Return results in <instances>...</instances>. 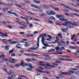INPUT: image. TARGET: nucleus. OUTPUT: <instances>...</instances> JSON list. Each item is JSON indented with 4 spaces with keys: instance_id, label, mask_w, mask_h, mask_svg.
<instances>
[{
    "instance_id": "1",
    "label": "nucleus",
    "mask_w": 79,
    "mask_h": 79,
    "mask_svg": "<svg viewBox=\"0 0 79 79\" xmlns=\"http://www.w3.org/2000/svg\"><path fill=\"white\" fill-rule=\"evenodd\" d=\"M46 13L48 15H56L55 12L52 11H50V12L46 11Z\"/></svg>"
},
{
    "instance_id": "2",
    "label": "nucleus",
    "mask_w": 79,
    "mask_h": 79,
    "mask_svg": "<svg viewBox=\"0 0 79 79\" xmlns=\"http://www.w3.org/2000/svg\"><path fill=\"white\" fill-rule=\"evenodd\" d=\"M49 6L50 7H51L54 10H56V11H59V8L58 7H55L54 6H53L52 5H50Z\"/></svg>"
},
{
    "instance_id": "3",
    "label": "nucleus",
    "mask_w": 79,
    "mask_h": 79,
    "mask_svg": "<svg viewBox=\"0 0 79 79\" xmlns=\"http://www.w3.org/2000/svg\"><path fill=\"white\" fill-rule=\"evenodd\" d=\"M45 62L41 61L40 62V66H45Z\"/></svg>"
},
{
    "instance_id": "4",
    "label": "nucleus",
    "mask_w": 79,
    "mask_h": 79,
    "mask_svg": "<svg viewBox=\"0 0 79 79\" xmlns=\"http://www.w3.org/2000/svg\"><path fill=\"white\" fill-rule=\"evenodd\" d=\"M59 20H60V21H68V20L62 18H60L59 19Z\"/></svg>"
},
{
    "instance_id": "5",
    "label": "nucleus",
    "mask_w": 79,
    "mask_h": 79,
    "mask_svg": "<svg viewBox=\"0 0 79 79\" xmlns=\"http://www.w3.org/2000/svg\"><path fill=\"white\" fill-rule=\"evenodd\" d=\"M61 31H62L64 32H66V31H68V28L66 27L65 29L61 28Z\"/></svg>"
},
{
    "instance_id": "6",
    "label": "nucleus",
    "mask_w": 79,
    "mask_h": 79,
    "mask_svg": "<svg viewBox=\"0 0 79 79\" xmlns=\"http://www.w3.org/2000/svg\"><path fill=\"white\" fill-rule=\"evenodd\" d=\"M32 64H27L26 65L29 66V68H34V67L31 66Z\"/></svg>"
},
{
    "instance_id": "7",
    "label": "nucleus",
    "mask_w": 79,
    "mask_h": 79,
    "mask_svg": "<svg viewBox=\"0 0 79 79\" xmlns=\"http://www.w3.org/2000/svg\"><path fill=\"white\" fill-rule=\"evenodd\" d=\"M39 48L38 47L35 48H30L29 49H28V50H37V49Z\"/></svg>"
},
{
    "instance_id": "8",
    "label": "nucleus",
    "mask_w": 79,
    "mask_h": 79,
    "mask_svg": "<svg viewBox=\"0 0 79 79\" xmlns=\"http://www.w3.org/2000/svg\"><path fill=\"white\" fill-rule=\"evenodd\" d=\"M59 73L62 75H67V72H60Z\"/></svg>"
},
{
    "instance_id": "9",
    "label": "nucleus",
    "mask_w": 79,
    "mask_h": 79,
    "mask_svg": "<svg viewBox=\"0 0 79 79\" xmlns=\"http://www.w3.org/2000/svg\"><path fill=\"white\" fill-rule=\"evenodd\" d=\"M58 36L60 37V39H63V35L61 33L58 34Z\"/></svg>"
},
{
    "instance_id": "10",
    "label": "nucleus",
    "mask_w": 79,
    "mask_h": 79,
    "mask_svg": "<svg viewBox=\"0 0 79 79\" xmlns=\"http://www.w3.org/2000/svg\"><path fill=\"white\" fill-rule=\"evenodd\" d=\"M64 23H62V25H63V26H68V22H64Z\"/></svg>"
},
{
    "instance_id": "11",
    "label": "nucleus",
    "mask_w": 79,
    "mask_h": 79,
    "mask_svg": "<svg viewBox=\"0 0 79 79\" xmlns=\"http://www.w3.org/2000/svg\"><path fill=\"white\" fill-rule=\"evenodd\" d=\"M41 7H42V8H48V7L47 6H46L45 5H41L40 6Z\"/></svg>"
},
{
    "instance_id": "12",
    "label": "nucleus",
    "mask_w": 79,
    "mask_h": 79,
    "mask_svg": "<svg viewBox=\"0 0 79 79\" xmlns=\"http://www.w3.org/2000/svg\"><path fill=\"white\" fill-rule=\"evenodd\" d=\"M70 48H72V49H75V48H77V47L76 46H70L69 47Z\"/></svg>"
},
{
    "instance_id": "13",
    "label": "nucleus",
    "mask_w": 79,
    "mask_h": 79,
    "mask_svg": "<svg viewBox=\"0 0 79 79\" xmlns=\"http://www.w3.org/2000/svg\"><path fill=\"white\" fill-rule=\"evenodd\" d=\"M43 44L45 47H51V45H48V43L46 44V43H43Z\"/></svg>"
},
{
    "instance_id": "14",
    "label": "nucleus",
    "mask_w": 79,
    "mask_h": 79,
    "mask_svg": "<svg viewBox=\"0 0 79 79\" xmlns=\"http://www.w3.org/2000/svg\"><path fill=\"white\" fill-rule=\"evenodd\" d=\"M13 51H14V49L13 48L11 50H10L9 51V54H11L13 53Z\"/></svg>"
},
{
    "instance_id": "15",
    "label": "nucleus",
    "mask_w": 79,
    "mask_h": 79,
    "mask_svg": "<svg viewBox=\"0 0 79 79\" xmlns=\"http://www.w3.org/2000/svg\"><path fill=\"white\" fill-rule=\"evenodd\" d=\"M8 8H3V12H5L6 11H7V10H8Z\"/></svg>"
},
{
    "instance_id": "16",
    "label": "nucleus",
    "mask_w": 79,
    "mask_h": 79,
    "mask_svg": "<svg viewBox=\"0 0 79 79\" xmlns=\"http://www.w3.org/2000/svg\"><path fill=\"white\" fill-rule=\"evenodd\" d=\"M0 34H3L5 36H7L6 33H3V32L2 31H0Z\"/></svg>"
},
{
    "instance_id": "17",
    "label": "nucleus",
    "mask_w": 79,
    "mask_h": 79,
    "mask_svg": "<svg viewBox=\"0 0 79 79\" xmlns=\"http://www.w3.org/2000/svg\"><path fill=\"white\" fill-rule=\"evenodd\" d=\"M44 56L45 57H47V58H50L51 57L49 56H48V54H44Z\"/></svg>"
},
{
    "instance_id": "18",
    "label": "nucleus",
    "mask_w": 79,
    "mask_h": 79,
    "mask_svg": "<svg viewBox=\"0 0 79 79\" xmlns=\"http://www.w3.org/2000/svg\"><path fill=\"white\" fill-rule=\"evenodd\" d=\"M16 43H20V42H19V41H14L11 43V44H16Z\"/></svg>"
},
{
    "instance_id": "19",
    "label": "nucleus",
    "mask_w": 79,
    "mask_h": 79,
    "mask_svg": "<svg viewBox=\"0 0 79 79\" xmlns=\"http://www.w3.org/2000/svg\"><path fill=\"white\" fill-rule=\"evenodd\" d=\"M71 15H74V16H77L78 17H79V15L77 14H74V13H71Z\"/></svg>"
},
{
    "instance_id": "20",
    "label": "nucleus",
    "mask_w": 79,
    "mask_h": 79,
    "mask_svg": "<svg viewBox=\"0 0 79 79\" xmlns=\"http://www.w3.org/2000/svg\"><path fill=\"white\" fill-rule=\"evenodd\" d=\"M34 2H35V3H38L39 4L40 3V2L39 1H37L35 0L33 1Z\"/></svg>"
},
{
    "instance_id": "21",
    "label": "nucleus",
    "mask_w": 79,
    "mask_h": 79,
    "mask_svg": "<svg viewBox=\"0 0 79 79\" xmlns=\"http://www.w3.org/2000/svg\"><path fill=\"white\" fill-rule=\"evenodd\" d=\"M50 19H52L53 20H56V19L53 16H51L50 17Z\"/></svg>"
},
{
    "instance_id": "22",
    "label": "nucleus",
    "mask_w": 79,
    "mask_h": 79,
    "mask_svg": "<svg viewBox=\"0 0 79 79\" xmlns=\"http://www.w3.org/2000/svg\"><path fill=\"white\" fill-rule=\"evenodd\" d=\"M9 61H17V60L16 59H11V58H10L9 59Z\"/></svg>"
},
{
    "instance_id": "23",
    "label": "nucleus",
    "mask_w": 79,
    "mask_h": 79,
    "mask_svg": "<svg viewBox=\"0 0 79 79\" xmlns=\"http://www.w3.org/2000/svg\"><path fill=\"white\" fill-rule=\"evenodd\" d=\"M26 61H27V62H32V60L31 59H27L26 60Z\"/></svg>"
},
{
    "instance_id": "24",
    "label": "nucleus",
    "mask_w": 79,
    "mask_h": 79,
    "mask_svg": "<svg viewBox=\"0 0 79 79\" xmlns=\"http://www.w3.org/2000/svg\"><path fill=\"white\" fill-rule=\"evenodd\" d=\"M64 14L66 16H68V17H70L71 16V14H68L67 13H64Z\"/></svg>"
},
{
    "instance_id": "25",
    "label": "nucleus",
    "mask_w": 79,
    "mask_h": 79,
    "mask_svg": "<svg viewBox=\"0 0 79 79\" xmlns=\"http://www.w3.org/2000/svg\"><path fill=\"white\" fill-rule=\"evenodd\" d=\"M34 68H32L31 67H30L29 68H27V71H32V69Z\"/></svg>"
},
{
    "instance_id": "26",
    "label": "nucleus",
    "mask_w": 79,
    "mask_h": 79,
    "mask_svg": "<svg viewBox=\"0 0 79 79\" xmlns=\"http://www.w3.org/2000/svg\"><path fill=\"white\" fill-rule=\"evenodd\" d=\"M44 66H49L50 67V64H49L48 63H46V64H45Z\"/></svg>"
},
{
    "instance_id": "27",
    "label": "nucleus",
    "mask_w": 79,
    "mask_h": 79,
    "mask_svg": "<svg viewBox=\"0 0 79 79\" xmlns=\"http://www.w3.org/2000/svg\"><path fill=\"white\" fill-rule=\"evenodd\" d=\"M44 73H45V74H50V72H49L47 71H45Z\"/></svg>"
},
{
    "instance_id": "28",
    "label": "nucleus",
    "mask_w": 79,
    "mask_h": 79,
    "mask_svg": "<svg viewBox=\"0 0 79 79\" xmlns=\"http://www.w3.org/2000/svg\"><path fill=\"white\" fill-rule=\"evenodd\" d=\"M9 46H6V47H5V50H9Z\"/></svg>"
},
{
    "instance_id": "29",
    "label": "nucleus",
    "mask_w": 79,
    "mask_h": 79,
    "mask_svg": "<svg viewBox=\"0 0 79 79\" xmlns=\"http://www.w3.org/2000/svg\"><path fill=\"white\" fill-rule=\"evenodd\" d=\"M56 50L57 52H58L60 50V47H57L56 48Z\"/></svg>"
},
{
    "instance_id": "30",
    "label": "nucleus",
    "mask_w": 79,
    "mask_h": 79,
    "mask_svg": "<svg viewBox=\"0 0 79 79\" xmlns=\"http://www.w3.org/2000/svg\"><path fill=\"white\" fill-rule=\"evenodd\" d=\"M75 36H76V35H73L71 37H72V38H71V40H73V39H74V37H75Z\"/></svg>"
},
{
    "instance_id": "31",
    "label": "nucleus",
    "mask_w": 79,
    "mask_h": 79,
    "mask_svg": "<svg viewBox=\"0 0 79 79\" xmlns=\"http://www.w3.org/2000/svg\"><path fill=\"white\" fill-rule=\"evenodd\" d=\"M4 6H10L11 5V4H6V3H5L4 5Z\"/></svg>"
},
{
    "instance_id": "32",
    "label": "nucleus",
    "mask_w": 79,
    "mask_h": 79,
    "mask_svg": "<svg viewBox=\"0 0 79 79\" xmlns=\"http://www.w3.org/2000/svg\"><path fill=\"white\" fill-rule=\"evenodd\" d=\"M35 8H37L38 10H40L41 9V7H39V6H36Z\"/></svg>"
},
{
    "instance_id": "33",
    "label": "nucleus",
    "mask_w": 79,
    "mask_h": 79,
    "mask_svg": "<svg viewBox=\"0 0 79 79\" xmlns=\"http://www.w3.org/2000/svg\"><path fill=\"white\" fill-rule=\"evenodd\" d=\"M15 77V75L14 74H12L11 76V78L12 79H14Z\"/></svg>"
},
{
    "instance_id": "34",
    "label": "nucleus",
    "mask_w": 79,
    "mask_h": 79,
    "mask_svg": "<svg viewBox=\"0 0 79 79\" xmlns=\"http://www.w3.org/2000/svg\"><path fill=\"white\" fill-rule=\"evenodd\" d=\"M67 23H68V24H72V25L73 24V22L71 21H67Z\"/></svg>"
},
{
    "instance_id": "35",
    "label": "nucleus",
    "mask_w": 79,
    "mask_h": 79,
    "mask_svg": "<svg viewBox=\"0 0 79 79\" xmlns=\"http://www.w3.org/2000/svg\"><path fill=\"white\" fill-rule=\"evenodd\" d=\"M73 26H76L77 25V23L75 22H72V25Z\"/></svg>"
},
{
    "instance_id": "36",
    "label": "nucleus",
    "mask_w": 79,
    "mask_h": 79,
    "mask_svg": "<svg viewBox=\"0 0 79 79\" xmlns=\"http://www.w3.org/2000/svg\"><path fill=\"white\" fill-rule=\"evenodd\" d=\"M28 13H30V14L31 15H35V14L32 12H31L30 11L28 12Z\"/></svg>"
},
{
    "instance_id": "37",
    "label": "nucleus",
    "mask_w": 79,
    "mask_h": 79,
    "mask_svg": "<svg viewBox=\"0 0 79 79\" xmlns=\"http://www.w3.org/2000/svg\"><path fill=\"white\" fill-rule=\"evenodd\" d=\"M27 37H33V35H27Z\"/></svg>"
},
{
    "instance_id": "38",
    "label": "nucleus",
    "mask_w": 79,
    "mask_h": 79,
    "mask_svg": "<svg viewBox=\"0 0 79 79\" xmlns=\"http://www.w3.org/2000/svg\"><path fill=\"white\" fill-rule=\"evenodd\" d=\"M39 73H45V71L40 70Z\"/></svg>"
},
{
    "instance_id": "39",
    "label": "nucleus",
    "mask_w": 79,
    "mask_h": 79,
    "mask_svg": "<svg viewBox=\"0 0 79 79\" xmlns=\"http://www.w3.org/2000/svg\"><path fill=\"white\" fill-rule=\"evenodd\" d=\"M56 18H60V15H56Z\"/></svg>"
},
{
    "instance_id": "40",
    "label": "nucleus",
    "mask_w": 79,
    "mask_h": 79,
    "mask_svg": "<svg viewBox=\"0 0 79 79\" xmlns=\"http://www.w3.org/2000/svg\"><path fill=\"white\" fill-rule=\"evenodd\" d=\"M29 45H29L28 44H24V46L25 47H29Z\"/></svg>"
},
{
    "instance_id": "41",
    "label": "nucleus",
    "mask_w": 79,
    "mask_h": 79,
    "mask_svg": "<svg viewBox=\"0 0 79 79\" xmlns=\"http://www.w3.org/2000/svg\"><path fill=\"white\" fill-rule=\"evenodd\" d=\"M2 41H4L5 42H8L7 39H4L2 40Z\"/></svg>"
},
{
    "instance_id": "42",
    "label": "nucleus",
    "mask_w": 79,
    "mask_h": 79,
    "mask_svg": "<svg viewBox=\"0 0 79 79\" xmlns=\"http://www.w3.org/2000/svg\"><path fill=\"white\" fill-rule=\"evenodd\" d=\"M38 68H39V69H43V70H44V69H43L42 67L39 66L38 67Z\"/></svg>"
},
{
    "instance_id": "43",
    "label": "nucleus",
    "mask_w": 79,
    "mask_h": 79,
    "mask_svg": "<svg viewBox=\"0 0 79 79\" xmlns=\"http://www.w3.org/2000/svg\"><path fill=\"white\" fill-rule=\"evenodd\" d=\"M60 41L61 43H62L63 44H65L64 41L62 40H61Z\"/></svg>"
},
{
    "instance_id": "44",
    "label": "nucleus",
    "mask_w": 79,
    "mask_h": 79,
    "mask_svg": "<svg viewBox=\"0 0 79 79\" xmlns=\"http://www.w3.org/2000/svg\"><path fill=\"white\" fill-rule=\"evenodd\" d=\"M27 18V19H30V18H31V17L29 16H27L26 15L25 16Z\"/></svg>"
},
{
    "instance_id": "45",
    "label": "nucleus",
    "mask_w": 79,
    "mask_h": 79,
    "mask_svg": "<svg viewBox=\"0 0 79 79\" xmlns=\"http://www.w3.org/2000/svg\"><path fill=\"white\" fill-rule=\"evenodd\" d=\"M72 11H77V9H75L74 8H73Z\"/></svg>"
},
{
    "instance_id": "46",
    "label": "nucleus",
    "mask_w": 79,
    "mask_h": 79,
    "mask_svg": "<svg viewBox=\"0 0 79 79\" xmlns=\"http://www.w3.org/2000/svg\"><path fill=\"white\" fill-rule=\"evenodd\" d=\"M57 44H58V45H59V46L60 47H61V43L60 42H58Z\"/></svg>"
},
{
    "instance_id": "47",
    "label": "nucleus",
    "mask_w": 79,
    "mask_h": 79,
    "mask_svg": "<svg viewBox=\"0 0 79 79\" xmlns=\"http://www.w3.org/2000/svg\"><path fill=\"white\" fill-rule=\"evenodd\" d=\"M7 13H10V14L11 15H13V12H12L10 11H7Z\"/></svg>"
},
{
    "instance_id": "48",
    "label": "nucleus",
    "mask_w": 79,
    "mask_h": 79,
    "mask_svg": "<svg viewBox=\"0 0 79 79\" xmlns=\"http://www.w3.org/2000/svg\"><path fill=\"white\" fill-rule=\"evenodd\" d=\"M31 6L32 7H34V8H35L36 6L34 5H31Z\"/></svg>"
},
{
    "instance_id": "49",
    "label": "nucleus",
    "mask_w": 79,
    "mask_h": 79,
    "mask_svg": "<svg viewBox=\"0 0 79 79\" xmlns=\"http://www.w3.org/2000/svg\"><path fill=\"white\" fill-rule=\"evenodd\" d=\"M69 29L73 28H74V27L70 25L69 26Z\"/></svg>"
},
{
    "instance_id": "50",
    "label": "nucleus",
    "mask_w": 79,
    "mask_h": 79,
    "mask_svg": "<svg viewBox=\"0 0 79 79\" xmlns=\"http://www.w3.org/2000/svg\"><path fill=\"white\" fill-rule=\"evenodd\" d=\"M29 27H33V25L31 23L30 24L29 26Z\"/></svg>"
},
{
    "instance_id": "51",
    "label": "nucleus",
    "mask_w": 79,
    "mask_h": 79,
    "mask_svg": "<svg viewBox=\"0 0 79 79\" xmlns=\"http://www.w3.org/2000/svg\"><path fill=\"white\" fill-rule=\"evenodd\" d=\"M55 62L56 63H61V61L59 60H56Z\"/></svg>"
},
{
    "instance_id": "52",
    "label": "nucleus",
    "mask_w": 79,
    "mask_h": 79,
    "mask_svg": "<svg viewBox=\"0 0 79 79\" xmlns=\"http://www.w3.org/2000/svg\"><path fill=\"white\" fill-rule=\"evenodd\" d=\"M24 55H26V56H31V54L28 53H25V54Z\"/></svg>"
},
{
    "instance_id": "53",
    "label": "nucleus",
    "mask_w": 79,
    "mask_h": 79,
    "mask_svg": "<svg viewBox=\"0 0 79 79\" xmlns=\"http://www.w3.org/2000/svg\"><path fill=\"white\" fill-rule=\"evenodd\" d=\"M13 15H15V16H18V15H17V14L13 12Z\"/></svg>"
},
{
    "instance_id": "54",
    "label": "nucleus",
    "mask_w": 79,
    "mask_h": 79,
    "mask_svg": "<svg viewBox=\"0 0 79 79\" xmlns=\"http://www.w3.org/2000/svg\"><path fill=\"white\" fill-rule=\"evenodd\" d=\"M21 77H24L25 78H27V76H26L22 75L21 76Z\"/></svg>"
},
{
    "instance_id": "55",
    "label": "nucleus",
    "mask_w": 79,
    "mask_h": 79,
    "mask_svg": "<svg viewBox=\"0 0 79 79\" xmlns=\"http://www.w3.org/2000/svg\"><path fill=\"white\" fill-rule=\"evenodd\" d=\"M71 79H74L75 78V76H71Z\"/></svg>"
},
{
    "instance_id": "56",
    "label": "nucleus",
    "mask_w": 79,
    "mask_h": 79,
    "mask_svg": "<svg viewBox=\"0 0 79 79\" xmlns=\"http://www.w3.org/2000/svg\"><path fill=\"white\" fill-rule=\"evenodd\" d=\"M42 34H41V35H39V37L38 38H39V39H40V38H41V37H42Z\"/></svg>"
},
{
    "instance_id": "57",
    "label": "nucleus",
    "mask_w": 79,
    "mask_h": 79,
    "mask_svg": "<svg viewBox=\"0 0 79 79\" xmlns=\"http://www.w3.org/2000/svg\"><path fill=\"white\" fill-rule=\"evenodd\" d=\"M60 18H64L65 16L64 15H60Z\"/></svg>"
},
{
    "instance_id": "58",
    "label": "nucleus",
    "mask_w": 79,
    "mask_h": 79,
    "mask_svg": "<svg viewBox=\"0 0 79 79\" xmlns=\"http://www.w3.org/2000/svg\"><path fill=\"white\" fill-rule=\"evenodd\" d=\"M20 66V64H15V66L16 67H18V66Z\"/></svg>"
},
{
    "instance_id": "59",
    "label": "nucleus",
    "mask_w": 79,
    "mask_h": 79,
    "mask_svg": "<svg viewBox=\"0 0 79 79\" xmlns=\"http://www.w3.org/2000/svg\"><path fill=\"white\" fill-rule=\"evenodd\" d=\"M71 69L73 71H77V69H73V68H72Z\"/></svg>"
},
{
    "instance_id": "60",
    "label": "nucleus",
    "mask_w": 79,
    "mask_h": 79,
    "mask_svg": "<svg viewBox=\"0 0 79 79\" xmlns=\"http://www.w3.org/2000/svg\"><path fill=\"white\" fill-rule=\"evenodd\" d=\"M20 34H21V35H23V34H24V32H20L19 33Z\"/></svg>"
},
{
    "instance_id": "61",
    "label": "nucleus",
    "mask_w": 79,
    "mask_h": 79,
    "mask_svg": "<svg viewBox=\"0 0 79 79\" xmlns=\"http://www.w3.org/2000/svg\"><path fill=\"white\" fill-rule=\"evenodd\" d=\"M0 56H1V57L0 58H3V57H5V55H1Z\"/></svg>"
},
{
    "instance_id": "62",
    "label": "nucleus",
    "mask_w": 79,
    "mask_h": 79,
    "mask_svg": "<svg viewBox=\"0 0 79 79\" xmlns=\"http://www.w3.org/2000/svg\"><path fill=\"white\" fill-rule=\"evenodd\" d=\"M77 38H76L74 40H73V41L74 42H77Z\"/></svg>"
},
{
    "instance_id": "63",
    "label": "nucleus",
    "mask_w": 79,
    "mask_h": 79,
    "mask_svg": "<svg viewBox=\"0 0 79 79\" xmlns=\"http://www.w3.org/2000/svg\"><path fill=\"white\" fill-rule=\"evenodd\" d=\"M4 3L0 2V5H4Z\"/></svg>"
},
{
    "instance_id": "64",
    "label": "nucleus",
    "mask_w": 79,
    "mask_h": 79,
    "mask_svg": "<svg viewBox=\"0 0 79 79\" xmlns=\"http://www.w3.org/2000/svg\"><path fill=\"white\" fill-rule=\"evenodd\" d=\"M72 60H71V59H66V61H72Z\"/></svg>"
}]
</instances>
